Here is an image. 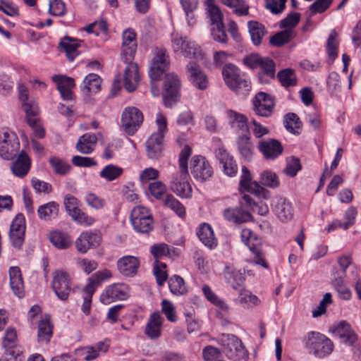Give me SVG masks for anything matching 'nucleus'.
<instances>
[{
  "mask_svg": "<svg viewBox=\"0 0 361 361\" xmlns=\"http://www.w3.org/2000/svg\"><path fill=\"white\" fill-rule=\"evenodd\" d=\"M217 342L222 347V352L228 359L233 361L248 360V351L241 340L235 335L222 334L218 336Z\"/></svg>",
  "mask_w": 361,
  "mask_h": 361,
  "instance_id": "nucleus-1",
  "label": "nucleus"
},
{
  "mask_svg": "<svg viewBox=\"0 0 361 361\" xmlns=\"http://www.w3.org/2000/svg\"><path fill=\"white\" fill-rule=\"evenodd\" d=\"M222 75L226 85L237 94L245 96L250 91V81L241 75L240 70L235 65L229 63L224 66Z\"/></svg>",
  "mask_w": 361,
  "mask_h": 361,
  "instance_id": "nucleus-2",
  "label": "nucleus"
},
{
  "mask_svg": "<svg viewBox=\"0 0 361 361\" xmlns=\"http://www.w3.org/2000/svg\"><path fill=\"white\" fill-rule=\"evenodd\" d=\"M305 347L310 353L319 358H324L330 355L334 350V343L325 335L317 332L310 331L304 338Z\"/></svg>",
  "mask_w": 361,
  "mask_h": 361,
  "instance_id": "nucleus-3",
  "label": "nucleus"
},
{
  "mask_svg": "<svg viewBox=\"0 0 361 361\" xmlns=\"http://www.w3.org/2000/svg\"><path fill=\"white\" fill-rule=\"evenodd\" d=\"M207 15L210 23V31L215 41L225 43L227 41V35L223 23L224 16L220 8L215 5L212 0H208Z\"/></svg>",
  "mask_w": 361,
  "mask_h": 361,
  "instance_id": "nucleus-4",
  "label": "nucleus"
},
{
  "mask_svg": "<svg viewBox=\"0 0 361 361\" xmlns=\"http://www.w3.org/2000/svg\"><path fill=\"white\" fill-rule=\"evenodd\" d=\"M172 48L174 52H180L183 56L199 61L202 59L203 54L201 48L195 42L188 40L178 34L171 35Z\"/></svg>",
  "mask_w": 361,
  "mask_h": 361,
  "instance_id": "nucleus-5",
  "label": "nucleus"
},
{
  "mask_svg": "<svg viewBox=\"0 0 361 361\" xmlns=\"http://www.w3.org/2000/svg\"><path fill=\"white\" fill-rule=\"evenodd\" d=\"M130 222L133 229L140 233H148L154 228V219L148 208L143 206L134 207L130 213Z\"/></svg>",
  "mask_w": 361,
  "mask_h": 361,
  "instance_id": "nucleus-6",
  "label": "nucleus"
},
{
  "mask_svg": "<svg viewBox=\"0 0 361 361\" xmlns=\"http://www.w3.org/2000/svg\"><path fill=\"white\" fill-rule=\"evenodd\" d=\"M111 272H96L88 278V283L83 290V303L81 310L84 314L90 313L92 298L96 289L111 277Z\"/></svg>",
  "mask_w": 361,
  "mask_h": 361,
  "instance_id": "nucleus-7",
  "label": "nucleus"
},
{
  "mask_svg": "<svg viewBox=\"0 0 361 361\" xmlns=\"http://www.w3.org/2000/svg\"><path fill=\"white\" fill-rule=\"evenodd\" d=\"M329 331L347 346H353L358 340V335L353 326L346 320H341L329 326Z\"/></svg>",
  "mask_w": 361,
  "mask_h": 361,
  "instance_id": "nucleus-8",
  "label": "nucleus"
},
{
  "mask_svg": "<svg viewBox=\"0 0 361 361\" xmlns=\"http://www.w3.org/2000/svg\"><path fill=\"white\" fill-rule=\"evenodd\" d=\"M20 148V142L15 133L8 128H0V156L11 159Z\"/></svg>",
  "mask_w": 361,
  "mask_h": 361,
  "instance_id": "nucleus-9",
  "label": "nucleus"
},
{
  "mask_svg": "<svg viewBox=\"0 0 361 361\" xmlns=\"http://www.w3.org/2000/svg\"><path fill=\"white\" fill-rule=\"evenodd\" d=\"M244 63L250 68L260 69L262 73L259 74V78L262 82L264 75L269 78H274L275 75V63L268 57H262L259 54H251L244 58Z\"/></svg>",
  "mask_w": 361,
  "mask_h": 361,
  "instance_id": "nucleus-10",
  "label": "nucleus"
},
{
  "mask_svg": "<svg viewBox=\"0 0 361 361\" xmlns=\"http://www.w3.org/2000/svg\"><path fill=\"white\" fill-rule=\"evenodd\" d=\"M170 190L180 198L192 197V187L189 183L188 171H177L171 175L169 181Z\"/></svg>",
  "mask_w": 361,
  "mask_h": 361,
  "instance_id": "nucleus-11",
  "label": "nucleus"
},
{
  "mask_svg": "<svg viewBox=\"0 0 361 361\" xmlns=\"http://www.w3.org/2000/svg\"><path fill=\"white\" fill-rule=\"evenodd\" d=\"M143 122V114L137 108L127 107L122 113L121 123L125 132L133 135Z\"/></svg>",
  "mask_w": 361,
  "mask_h": 361,
  "instance_id": "nucleus-12",
  "label": "nucleus"
},
{
  "mask_svg": "<svg viewBox=\"0 0 361 361\" xmlns=\"http://www.w3.org/2000/svg\"><path fill=\"white\" fill-rule=\"evenodd\" d=\"M243 242L249 247L254 254V262L261 266L263 269H268V264L264 260L263 254L260 252L259 246L261 245V240L251 230L245 228L241 232Z\"/></svg>",
  "mask_w": 361,
  "mask_h": 361,
  "instance_id": "nucleus-13",
  "label": "nucleus"
},
{
  "mask_svg": "<svg viewBox=\"0 0 361 361\" xmlns=\"http://www.w3.org/2000/svg\"><path fill=\"white\" fill-rule=\"evenodd\" d=\"M25 218L23 214L19 213L12 220L9 230V239L15 248L19 250L22 247L25 241Z\"/></svg>",
  "mask_w": 361,
  "mask_h": 361,
  "instance_id": "nucleus-14",
  "label": "nucleus"
},
{
  "mask_svg": "<svg viewBox=\"0 0 361 361\" xmlns=\"http://www.w3.org/2000/svg\"><path fill=\"white\" fill-rule=\"evenodd\" d=\"M153 59L150 63L149 75L152 80H158L169 65V56L164 48H156L153 51Z\"/></svg>",
  "mask_w": 361,
  "mask_h": 361,
  "instance_id": "nucleus-15",
  "label": "nucleus"
},
{
  "mask_svg": "<svg viewBox=\"0 0 361 361\" xmlns=\"http://www.w3.org/2000/svg\"><path fill=\"white\" fill-rule=\"evenodd\" d=\"M180 82L178 75L173 73H168L164 79V91L162 94L164 105L171 107L178 97Z\"/></svg>",
  "mask_w": 361,
  "mask_h": 361,
  "instance_id": "nucleus-16",
  "label": "nucleus"
},
{
  "mask_svg": "<svg viewBox=\"0 0 361 361\" xmlns=\"http://www.w3.org/2000/svg\"><path fill=\"white\" fill-rule=\"evenodd\" d=\"M130 296L129 287L125 283H113L108 286L100 295V301L109 305L116 300H124Z\"/></svg>",
  "mask_w": 361,
  "mask_h": 361,
  "instance_id": "nucleus-17",
  "label": "nucleus"
},
{
  "mask_svg": "<svg viewBox=\"0 0 361 361\" xmlns=\"http://www.w3.org/2000/svg\"><path fill=\"white\" fill-rule=\"evenodd\" d=\"M102 234L96 230L86 231L76 239L75 247L80 253H86L90 248L99 246L102 242Z\"/></svg>",
  "mask_w": 361,
  "mask_h": 361,
  "instance_id": "nucleus-18",
  "label": "nucleus"
},
{
  "mask_svg": "<svg viewBox=\"0 0 361 361\" xmlns=\"http://www.w3.org/2000/svg\"><path fill=\"white\" fill-rule=\"evenodd\" d=\"M150 251L155 258L153 263V271H164L167 268L166 264L159 260V258L164 257L173 258L178 255L176 248L170 247L165 243H159L152 245L150 248Z\"/></svg>",
  "mask_w": 361,
  "mask_h": 361,
  "instance_id": "nucleus-19",
  "label": "nucleus"
},
{
  "mask_svg": "<svg viewBox=\"0 0 361 361\" xmlns=\"http://www.w3.org/2000/svg\"><path fill=\"white\" fill-rule=\"evenodd\" d=\"M191 173L198 180L204 181L213 175L210 163L202 156H194L191 161Z\"/></svg>",
  "mask_w": 361,
  "mask_h": 361,
  "instance_id": "nucleus-20",
  "label": "nucleus"
},
{
  "mask_svg": "<svg viewBox=\"0 0 361 361\" xmlns=\"http://www.w3.org/2000/svg\"><path fill=\"white\" fill-rule=\"evenodd\" d=\"M52 288L61 300H66L71 290V276L68 272H55Z\"/></svg>",
  "mask_w": 361,
  "mask_h": 361,
  "instance_id": "nucleus-21",
  "label": "nucleus"
},
{
  "mask_svg": "<svg viewBox=\"0 0 361 361\" xmlns=\"http://www.w3.org/2000/svg\"><path fill=\"white\" fill-rule=\"evenodd\" d=\"M252 104L255 114L263 117L271 116L274 107L272 97L263 92H259L255 95Z\"/></svg>",
  "mask_w": 361,
  "mask_h": 361,
  "instance_id": "nucleus-22",
  "label": "nucleus"
},
{
  "mask_svg": "<svg viewBox=\"0 0 361 361\" xmlns=\"http://www.w3.org/2000/svg\"><path fill=\"white\" fill-rule=\"evenodd\" d=\"M272 210L281 222H288L293 218L294 210L292 204L284 197H278L274 199Z\"/></svg>",
  "mask_w": 361,
  "mask_h": 361,
  "instance_id": "nucleus-23",
  "label": "nucleus"
},
{
  "mask_svg": "<svg viewBox=\"0 0 361 361\" xmlns=\"http://www.w3.org/2000/svg\"><path fill=\"white\" fill-rule=\"evenodd\" d=\"M121 56L125 62H130L134 58L137 49L136 35L133 30L128 29L123 32Z\"/></svg>",
  "mask_w": 361,
  "mask_h": 361,
  "instance_id": "nucleus-24",
  "label": "nucleus"
},
{
  "mask_svg": "<svg viewBox=\"0 0 361 361\" xmlns=\"http://www.w3.org/2000/svg\"><path fill=\"white\" fill-rule=\"evenodd\" d=\"M186 75L192 85L199 90H205L208 80L205 73L196 62L191 61L186 66Z\"/></svg>",
  "mask_w": 361,
  "mask_h": 361,
  "instance_id": "nucleus-25",
  "label": "nucleus"
},
{
  "mask_svg": "<svg viewBox=\"0 0 361 361\" xmlns=\"http://www.w3.org/2000/svg\"><path fill=\"white\" fill-rule=\"evenodd\" d=\"M240 191L243 193L245 191L255 194L257 196H264L266 190L257 182L252 181V176L250 171L245 166L242 167V175L239 185Z\"/></svg>",
  "mask_w": 361,
  "mask_h": 361,
  "instance_id": "nucleus-26",
  "label": "nucleus"
},
{
  "mask_svg": "<svg viewBox=\"0 0 361 361\" xmlns=\"http://www.w3.org/2000/svg\"><path fill=\"white\" fill-rule=\"evenodd\" d=\"M215 155L222 166L224 174L229 177L235 176L238 172V166L233 157L223 147L218 148Z\"/></svg>",
  "mask_w": 361,
  "mask_h": 361,
  "instance_id": "nucleus-27",
  "label": "nucleus"
},
{
  "mask_svg": "<svg viewBox=\"0 0 361 361\" xmlns=\"http://www.w3.org/2000/svg\"><path fill=\"white\" fill-rule=\"evenodd\" d=\"M52 80L56 83L57 89L64 100L71 101L73 99L72 89L75 86V82L72 78L62 75H54Z\"/></svg>",
  "mask_w": 361,
  "mask_h": 361,
  "instance_id": "nucleus-28",
  "label": "nucleus"
},
{
  "mask_svg": "<svg viewBox=\"0 0 361 361\" xmlns=\"http://www.w3.org/2000/svg\"><path fill=\"white\" fill-rule=\"evenodd\" d=\"M258 148L264 157L269 159H274L283 152L281 144L275 139L260 140Z\"/></svg>",
  "mask_w": 361,
  "mask_h": 361,
  "instance_id": "nucleus-29",
  "label": "nucleus"
},
{
  "mask_svg": "<svg viewBox=\"0 0 361 361\" xmlns=\"http://www.w3.org/2000/svg\"><path fill=\"white\" fill-rule=\"evenodd\" d=\"M128 65L124 70L123 83L124 87L128 92L134 91L139 82L140 75L137 63L126 62Z\"/></svg>",
  "mask_w": 361,
  "mask_h": 361,
  "instance_id": "nucleus-30",
  "label": "nucleus"
},
{
  "mask_svg": "<svg viewBox=\"0 0 361 361\" xmlns=\"http://www.w3.org/2000/svg\"><path fill=\"white\" fill-rule=\"evenodd\" d=\"M164 318L159 312L152 313L148 319L145 333L151 339H157L161 336Z\"/></svg>",
  "mask_w": 361,
  "mask_h": 361,
  "instance_id": "nucleus-31",
  "label": "nucleus"
},
{
  "mask_svg": "<svg viewBox=\"0 0 361 361\" xmlns=\"http://www.w3.org/2000/svg\"><path fill=\"white\" fill-rule=\"evenodd\" d=\"M197 235L202 244L209 249H214L217 246V239L214 236L212 227L209 224H201L197 230Z\"/></svg>",
  "mask_w": 361,
  "mask_h": 361,
  "instance_id": "nucleus-32",
  "label": "nucleus"
},
{
  "mask_svg": "<svg viewBox=\"0 0 361 361\" xmlns=\"http://www.w3.org/2000/svg\"><path fill=\"white\" fill-rule=\"evenodd\" d=\"M80 46V42L70 37H63L59 44V49L60 51L66 53L67 59L73 61L80 52L78 48Z\"/></svg>",
  "mask_w": 361,
  "mask_h": 361,
  "instance_id": "nucleus-33",
  "label": "nucleus"
},
{
  "mask_svg": "<svg viewBox=\"0 0 361 361\" xmlns=\"http://www.w3.org/2000/svg\"><path fill=\"white\" fill-rule=\"evenodd\" d=\"M30 166V159L25 152L22 151L16 160L12 163L11 169L15 176L23 178L27 174Z\"/></svg>",
  "mask_w": 361,
  "mask_h": 361,
  "instance_id": "nucleus-34",
  "label": "nucleus"
},
{
  "mask_svg": "<svg viewBox=\"0 0 361 361\" xmlns=\"http://www.w3.org/2000/svg\"><path fill=\"white\" fill-rule=\"evenodd\" d=\"M226 115L228 123L231 128L243 132L247 131V118L244 114L228 109L226 111Z\"/></svg>",
  "mask_w": 361,
  "mask_h": 361,
  "instance_id": "nucleus-35",
  "label": "nucleus"
},
{
  "mask_svg": "<svg viewBox=\"0 0 361 361\" xmlns=\"http://www.w3.org/2000/svg\"><path fill=\"white\" fill-rule=\"evenodd\" d=\"M224 218L235 224H242L249 221L252 216L248 210L243 209L241 207L237 208H227L224 211Z\"/></svg>",
  "mask_w": 361,
  "mask_h": 361,
  "instance_id": "nucleus-36",
  "label": "nucleus"
},
{
  "mask_svg": "<svg viewBox=\"0 0 361 361\" xmlns=\"http://www.w3.org/2000/svg\"><path fill=\"white\" fill-rule=\"evenodd\" d=\"M53 334V326L49 316L45 315L38 324L37 341L41 343H48Z\"/></svg>",
  "mask_w": 361,
  "mask_h": 361,
  "instance_id": "nucleus-37",
  "label": "nucleus"
},
{
  "mask_svg": "<svg viewBox=\"0 0 361 361\" xmlns=\"http://www.w3.org/2000/svg\"><path fill=\"white\" fill-rule=\"evenodd\" d=\"M97 142V137L94 133H85L80 136L76 143L77 150L88 154L92 152Z\"/></svg>",
  "mask_w": 361,
  "mask_h": 361,
  "instance_id": "nucleus-38",
  "label": "nucleus"
},
{
  "mask_svg": "<svg viewBox=\"0 0 361 361\" xmlns=\"http://www.w3.org/2000/svg\"><path fill=\"white\" fill-rule=\"evenodd\" d=\"M164 137L158 135H152L146 142V151L149 158L158 159L163 149Z\"/></svg>",
  "mask_w": 361,
  "mask_h": 361,
  "instance_id": "nucleus-39",
  "label": "nucleus"
},
{
  "mask_svg": "<svg viewBox=\"0 0 361 361\" xmlns=\"http://www.w3.org/2000/svg\"><path fill=\"white\" fill-rule=\"evenodd\" d=\"M19 98L22 102V105L26 116L37 115L39 109L37 105L29 101L27 87L23 84L18 85Z\"/></svg>",
  "mask_w": 361,
  "mask_h": 361,
  "instance_id": "nucleus-40",
  "label": "nucleus"
},
{
  "mask_svg": "<svg viewBox=\"0 0 361 361\" xmlns=\"http://www.w3.org/2000/svg\"><path fill=\"white\" fill-rule=\"evenodd\" d=\"M101 78L94 73L87 75L81 85V90L84 94L88 95L97 92L100 90Z\"/></svg>",
  "mask_w": 361,
  "mask_h": 361,
  "instance_id": "nucleus-41",
  "label": "nucleus"
},
{
  "mask_svg": "<svg viewBox=\"0 0 361 361\" xmlns=\"http://www.w3.org/2000/svg\"><path fill=\"white\" fill-rule=\"evenodd\" d=\"M164 207L173 211L179 218L184 219L186 216V210L184 205L171 194H166L163 199Z\"/></svg>",
  "mask_w": 361,
  "mask_h": 361,
  "instance_id": "nucleus-42",
  "label": "nucleus"
},
{
  "mask_svg": "<svg viewBox=\"0 0 361 361\" xmlns=\"http://www.w3.org/2000/svg\"><path fill=\"white\" fill-rule=\"evenodd\" d=\"M79 204L66 210L68 215L77 223L84 226H89L92 225L95 220L93 217L88 216L86 213L83 212L80 208Z\"/></svg>",
  "mask_w": 361,
  "mask_h": 361,
  "instance_id": "nucleus-43",
  "label": "nucleus"
},
{
  "mask_svg": "<svg viewBox=\"0 0 361 361\" xmlns=\"http://www.w3.org/2000/svg\"><path fill=\"white\" fill-rule=\"evenodd\" d=\"M59 213V204L55 202H49L39 207L37 209L38 216L41 220L50 221L57 217Z\"/></svg>",
  "mask_w": 361,
  "mask_h": 361,
  "instance_id": "nucleus-44",
  "label": "nucleus"
},
{
  "mask_svg": "<svg viewBox=\"0 0 361 361\" xmlns=\"http://www.w3.org/2000/svg\"><path fill=\"white\" fill-rule=\"evenodd\" d=\"M247 27L253 44H260L263 37L267 33L265 27L262 23L254 20L249 21Z\"/></svg>",
  "mask_w": 361,
  "mask_h": 361,
  "instance_id": "nucleus-45",
  "label": "nucleus"
},
{
  "mask_svg": "<svg viewBox=\"0 0 361 361\" xmlns=\"http://www.w3.org/2000/svg\"><path fill=\"white\" fill-rule=\"evenodd\" d=\"M238 151L244 159L250 160L252 156L253 145L248 134L239 135L237 140Z\"/></svg>",
  "mask_w": 361,
  "mask_h": 361,
  "instance_id": "nucleus-46",
  "label": "nucleus"
},
{
  "mask_svg": "<svg viewBox=\"0 0 361 361\" xmlns=\"http://www.w3.org/2000/svg\"><path fill=\"white\" fill-rule=\"evenodd\" d=\"M226 6L233 9L237 16H247L249 15V6L245 0H221Z\"/></svg>",
  "mask_w": 361,
  "mask_h": 361,
  "instance_id": "nucleus-47",
  "label": "nucleus"
},
{
  "mask_svg": "<svg viewBox=\"0 0 361 361\" xmlns=\"http://www.w3.org/2000/svg\"><path fill=\"white\" fill-rule=\"evenodd\" d=\"M49 240L59 249H66L71 244L70 236L67 233L59 231L51 232L49 234Z\"/></svg>",
  "mask_w": 361,
  "mask_h": 361,
  "instance_id": "nucleus-48",
  "label": "nucleus"
},
{
  "mask_svg": "<svg viewBox=\"0 0 361 361\" xmlns=\"http://www.w3.org/2000/svg\"><path fill=\"white\" fill-rule=\"evenodd\" d=\"M140 264V259L133 255L123 256L117 262L118 271H136Z\"/></svg>",
  "mask_w": 361,
  "mask_h": 361,
  "instance_id": "nucleus-49",
  "label": "nucleus"
},
{
  "mask_svg": "<svg viewBox=\"0 0 361 361\" xmlns=\"http://www.w3.org/2000/svg\"><path fill=\"white\" fill-rule=\"evenodd\" d=\"M123 173V169L114 165L108 164L99 172V176L106 181H114L118 178Z\"/></svg>",
  "mask_w": 361,
  "mask_h": 361,
  "instance_id": "nucleus-50",
  "label": "nucleus"
},
{
  "mask_svg": "<svg viewBox=\"0 0 361 361\" xmlns=\"http://www.w3.org/2000/svg\"><path fill=\"white\" fill-rule=\"evenodd\" d=\"M337 38L338 33L335 30H331L326 45V52L331 63H333L338 56V47L339 42Z\"/></svg>",
  "mask_w": 361,
  "mask_h": 361,
  "instance_id": "nucleus-51",
  "label": "nucleus"
},
{
  "mask_svg": "<svg viewBox=\"0 0 361 361\" xmlns=\"http://www.w3.org/2000/svg\"><path fill=\"white\" fill-rule=\"evenodd\" d=\"M10 286L13 293L19 298L24 296V283L21 272H9Z\"/></svg>",
  "mask_w": 361,
  "mask_h": 361,
  "instance_id": "nucleus-52",
  "label": "nucleus"
},
{
  "mask_svg": "<svg viewBox=\"0 0 361 361\" xmlns=\"http://www.w3.org/2000/svg\"><path fill=\"white\" fill-rule=\"evenodd\" d=\"M169 287L171 292L176 295H183L187 291L183 279L178 275H173L169 279Z\"/></svg>",
  "mask_w": 361,
  "mask_h": 361,
  "instance_id": "nucleus-53",
  "label": "nucleus"
},
{
  "mask_svg": "<svg viewBox=\"0 0 361 361\" xmlns=\"http://www.w3.org/2000/svg\"><path fill=\"white\" fill-rule=\"evenodd\" d=\"M294 37V32L292 30H286L279 32L270 38V43L276 47H280L288 43Z\"/></svg>",
  "mask_w": 361,
  "mask_h": 361,
  "instance_id": "nucleus-54",
  "label": "nucleus"
},
{
  "mask_svg": "<svg viewBox=\"0 0 361 361\" xmlns=\"http://www.w3.org/2000/svg\"><path fill=\"white\" fill-rule=\"evenodd\" d=\"M49 163L54 172L57 174L66 175L71 171V169L70 164L59 157H54L50 158Z\"/></svg>",
  "mask_w": 361,
  "mask_h": 361,
  "instance_id": "nucleus-55",
  "label": "nucleus"
},
{
  "mask_svg": "<svg viewBox=\"0 0 361 361\" xmlns=\"http://www.w3.org/2000/svg\"><path fill=\"white\" fill-rule=\"evenodd\" d=\"M157 130L152 135H158L164 137L168 132V123L166 116L161 112H158L155 116Z\"/></svg>",
  "mask_w": 361,
  "mask_h": 361,
  "instance_id": "nucleus-56",
  "label": "nucleus"
},
{
  "mask_svg": "<svg viewBox=\"0 0 361 361\" xmlns=\"http://www.w3.org/2000/svg\"><path fill=\"white\" fill-rule=\"evenodd\" d=\"M260 183L267 187L275 188L279 185L280 181L275 173L271 171H264L261 173Z\"/></svg>",
  "mask_w": 361,
  "mask_h": 361,
  "instance_id": "nucleus-57",
  "label": "nucleus"
},
{
  "mask_svg": "<svg viewBox=\"0 0 361 361\" xmlns=\"http://www.w3.org/2000/svg\"><path fill=\"white\" fill-rule=\"evenodd\" d=\"M284 126L288 132L293 134L298 133V130L300 127V123L298 116L294 113L286 114L284 118Z\"/></svg>",
  "mask_w": 361,
  "mask_h": 361,
  "instance_id": "nucleus-58",
  "label": "nucleus"
},
{
  "mask_svg": "<svg viewBox=\"0 0 361 361\" xmlns=\"http://www.w3.org/2000/svg\"><path fill=\"white\" fill-rule=\"evenodd\" d=\"M277 77L284 87L293 86L296 84V77L294 72L290 69H285L278 73Z\"/></svg>",
  "mask_w": 361,
  "mask_h": 361,
  "instance_id": "nucleus-59",
  "label": "nucleus"
},
{
  "mask_svg": "<svg viewBox=\"0 0 361 361\" xmlns=\"http://www.w3.org/2000/svg\"><path fill=\"white\" fill-rule=\"evenodd\" d=\"M225 279L233 288H240L245 281V273L242 272H226Z\"/></svg>",
  "mask_w": 361,
  "mask_h": 361,
  "instance_id": "nucleus-60",
  "label": "nucleus"
},
{
  "mask_svg": "<svg viewBox=\"0 0 361 361\" xmlns=\"http://www.w3.org/2000/svg\"><path fill=\"white\" fill-rule=\"evenodd\" d=\"M149 190L151 195L157 200H163L166 193V185L161 181L157 180L149 183Z\"/></svg>",
  "mask_w": 361,
  "mask_h": 361,
  "instance_id": "nucleus-61",
  "label": "nucleus"
},
{
  "mask_svg": "<svg viewBox=\"0 0 361 361\" xmlns=\"http://www.w3.org/2000/svg\"><path fill=\"white\" fill-rule=\"evenodd\" d=\"M202 292L205 298L212 304L217 307H219L222 310H226L228 308L227 305L225 302L220 299L210 288L209 286H204L202 287Z\"/></svg>",
  "mask_w": 361,
  "mask_h": 361,
  "instance_id": "nucleus-62",
  "label": "nucleus"
},
{
  "mask_svg": "<svg viewBox=\"0 0 361 361\" xmlns=\"http://www.w3.org/2000/svg\"><path fill=\"white\" fill-rule=\"evenodd\" d=\"M84 200L90 207L96 210L102 209L105 206V200L102 197L92 192L87 193Z\"/></svg>",
  "mask_w": 361,
  "mask_h": 361,
  "instance_id": "nucleus-63",
  "label": "nucleus"
},
{
  "mask_svg": "<svg viewBox=\"0 0 361 361\" xmlns=\"http://www.w3.org/2000/svg\"><path fill=\"white\" fill-rule=\"evenodd\" d=\"M203 357L205 361H224L221 359V351L212 345H208L203 349Z\"/></svg>",
  "mask_w": 361,
  "mask_h": 361,
  "instance_id": "nucleus-64",
  "label": "nucleus"
}]
</instances>
